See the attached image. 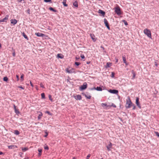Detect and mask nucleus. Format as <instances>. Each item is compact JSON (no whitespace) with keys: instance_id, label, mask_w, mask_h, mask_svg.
<instances>
[{"instance_id":"1","label":"nucleus","mask_w":159,"mask_h":159,"mask_svg":"<svg viewBox=\"0 0 159 159\" xmlns=\"http://www.w3.org/2000/svg\"><path fill=\"white\" fill-rule=\"evenodd\" d=\"M132 105L133 103H132L130 98L128 97L126 100V107L127 108H130L132 106Z\"/></svg>"},{"instance_id":"2","label":"nucleus","mask_w":159,"mask_h":159,"mask_svg":"<svg viewBox=\"0 0 159 159\" xmlns=\"http://www.w3.org/2000/svg\"><path fill=\"white\" fill-rule=\"evenodd\" d=\"M143 32L148 37L151 38V33L149 30L148 29H145L144 30Z\"/></svg>"},{"instance_id":"3","label":"nucleus","mask_w":159,"mask_h":159,"mask_svg":"<svg viewBox=\"0 0 159 159\" xmlns=\"http://www.w3.org/2000/svg\"><path fill=\"white\" fill-rule=\"evenodd\" d=\"M115 12L118 15L121 14L120 8L118 6L115 8Z\"/></svg>"},{"instance_id":"4","label":"nucleus","mask_w":159,"mask_h":159,"mask_svg":"<svg viewBox=\"0 0 159 159\" xmlns=\"http://www.w3.org/2000/svg\"><path fill=\"white\" fill-rule=\"evenodd\" d=\"M87 87V84L86 82H84V83L83 85H82L80 87V89L81 90H84L86 89Z\"/></svg>"},{"instance_id":"5","label":"nucleus","mask_w":159,"mask_h":159,"mask_svg":"<svg viewBox=\"0 0 159 159\" xmlns=\"http://www.w3.org/2000/svg\"><path fill=\"white\" fill-rule=\"evenodd\" d=\"M66 72L69 73H75V70L73 68H71L70 70L67 69L66 70Z\"/></svg>"},{"instance_id":"6","label":"nucleus","mask_w":159,"mask_h":159,"mask_svg":"<svg viewBox=\"0 0 159 159\" xmlns=\"http://www.w3.org/2000/svg\"><path fill=\"white\" fill-rule=\"evenodd\" d=\"M83 94L88 99H90L91 98V96L87 92L86 93H83Z\"/></svg>"},{"instance_id":"7","label":"nucleus","mask_w":159,"mask_h":159,"mask_svg":"<svg viewBox=\"0 0 159 159\" xmlns=\"http://www.w3.org/2000/svg\"><path fill=\"white\" fill-rule=\"evenodd\" d=\"M104 23L105 25L107 26V28L109 30H110V28L108 24L107 20L106 19H104Z\"/></svg>"},{"instance_id":"8","label":"nucleus","mask_w":159,"mask_h":159,"mask_svg":"<svg viewBox=\"0 0 159 159\" xmlns=\"http://www.w3.org/2000/svg\"><path fill=\"white\" fill-rule=\"evenodd\" d=\"M139 98L137 97L136 100V104L139 108H141V107L139 103Z\"/></svg>"},{"instance_id":"9","label":"nucleus","mask_w":159,"mask_h":159,"mask_svg":"<svg viewBox=\"0 0 159 159\" xmlns=\"http://www.w3.org/2000/svg\"><path fill=\"white\" fill-rule=\"evenodd\" d=\"M109 91L111 93L116 94L118 92V91L117 90L115 89H110Z\"/></svg>"},{"instance_id":"10","label":"nucleus","mask_w":159,"mask_h":159,"mask_svg":"<svg viewBox=\"0 0 159 159\" xmlns=\"http://www.w3.org/2000/svg\"><path fill=\"white\" fill-rule=\"evenodd\" d=\"M74 98L76 100H80L82 99V97L80 95H77L74 96Z\"/></svg>"},{"instance_id":"11","label":"nucleus","mask_w":159,"mask_h":159,"mask_svg":"<svg viewBox=\"0 0 159 159\" xmlns=\"http://www.w3.org/2000/svg\"><path fill=\"white\" fill-rule=\"evenodd\" d=\"M35 34H36L38 37H43L45 36V35L44 34L39 32L36 33H35Z\"/></svg>"},{"instance_id":"12","label":"nucleus","mask_w":159,"mask_h":159,"mask_svg":"<svg viewBox=\"0 0 159 159\" xmlns=\"http://www.w3.org/2000/svg\"><path fill=\"white\" fill-rule=\"evenodd\" d=\"M11 22L13 25H15L17 23V20L15 19H11Z\"/></svg>"},{"instance_id":"13","label":"nucleus","mask_w":159,"mask_h":159,"mask_svg":"<svg viewBox=\"0 0 159 159\" xmlns=\"http://www.w3.org/2000/svg\"><path fill=\"white\" fill-rule=\"evenodd\" d=\"M112 144L111 142L110 143L108 146H107V149L108 151H110V148H111L112 147Z\"/></svg>"},{"instance_id":"14","label":"nucleus","mask_w":159,"mask_h":159,"mask_svg":"<svg viewBox=\"0 0 159 159\" xmlns=\"http://www.w3.org/2000/svg\"><path fill=\"white\" fill-rule=\"evenodd\" d=\"M131 72H132V74L133 75V77L132 79L133 80L135 77V76H136L135 72L134 71V70H132L131 71Z\"/></svg>"},{"instance_id":"15","label":"nucleus","mask_w":159,"mask_h":159,"mask_svg":"<svg viewBox=\"0 0 159 159\" xmlns=\"http://www.w3.org/2000/svg\"><path fill=\"white\" fill-rule=\"evenodd\" d=\"M14 108L15 112L16 114L19 113V112L18 111V110L16 109V107L15 105H14Z\"/></svg>"},{"instance_id":"16","label":"nucleus","mask_w":159,"mask_h":159,"mask_svg":"<svg viewBox=\"0 0 159 159\" xmlns=\"http://www.w3.org/2000/svg\"><path fill=\"white\" fill-rule=\"evenodd\" d=\"M111 63L110 62H107L106 66V67L108 68L110 67V66H111Z\"/></svg>"},{"instance_id":"17","label":"nucleus","mask_w":159,"mask_h":159,"mask_svg":"<svg viewBox=\"0 0 159 159\" xmlns=\"http://www.w3.org/2000/svg\"><path fill=\"white\" fill-rule=\"evenodd\" d=\"M98 12L99 13L102 14V15L104 16L105 14V12L101 10H99L98 11Z\"/></svg>"},{"instance_id":"18","label":"nucleus","mask_w":159,"mask_h":159,"mask_svg":"<svg viewBox=\"0 0 159 159\" xmlns=\"http://www.w3.org/2000/svg\"><path fill=\"white\" fill-rule=\"evenodd\" d=\"M95 89H96L98 91H101L102 90V88L100 87H97L96 88H94Z\"/></svg>"},{"instance_id":"19","label":"nucleus","mask_w":159,"mask_h":159,"mask_svg":"<svg viewBox=\"0 0 159 159\" xmlns=\"http://www.w3.org/2000/svg\"><path fill=\"white\" fill-rule=\"evenodd\" d=\"M23 36L27 40L29 39L27 36L25 34L24 32H23L22 34Z\"/></svg>"},{"instance_id":"20","label":"nucleus","mask_w":159,"mask_h":159,"mask_svg":"<svg viewBox=\"0 0 159 159\" xmlns=\"http://www.w3.org/2000/svg\"><path fill=\"white\" fill-rule=\"evenodd\" d=\"M8 148L9 149H14L16 146L14 145H10L8 146Z\"/></svg>"},{"instance_id":"21","label":"nucleus","mask_w":159,"mask_h":159,"mask_svg":"<svg viewBox=\"0 0 159 159\" xmlns=\"http://www.w3.org/2000/svg\"><path fill=\"white\" fill-rule=\"evenodd\" d=\"M9 16L8 15H7L6 16V17L5 18H4V19H3V20L4 22H6L7 20L8 19Z\"/></svg>"},{"instance_id":"22","label":"nucleus","mask_w":159,"mask_h":159,"mask_svg":"<svg viewBox=\"0 0 159 159\" xmlns=\"http://www.w3.org/2000/svg\"><path fill=\"white\" fill-rule=\"evenodd\" d=\"M57 56L58 58H63V56L60 54H58L57 55Z\"/></svg>"},{"instance_id":"23","label":"nucleus","mask_w":159,"mask_h":159,"mask_svg":"<svg viewBox=\"0 0 159 159\" xmlns=\"http://www.w3.org/2000/svg\"><path fill=\"white\" fill-rule=\"evenodd\" d=\"M49 10L52 11L54 12H56L57 11L56 10L54 9L52 7H49Z\"/></svg>"},{"instance_id":"24","label":"nucleus","mask_w":159,"mask_h":159,"mask_svg":"<svg viewBox=\"0 0 159 159\" xmlns=\"http://www.w3.org/2000/svg\"><path fill=\"white\" fill-rule=\"evenodd\" d=\"M73 5L75 7H78V2H75L74 3H73Z\"/></svg>"},{"instance_id":"25","label":"nucleus","mask_w":159,"mask_h":159,"mask_svg":"<svg viewBox=\"0 0 159 159\" xmlns=\"http://www.w3.org/2000/svg\"><path fill=\"white\" fill-rule=\"evenodd\" d=\"M90 36H91V38H92V39L94 41H95L96 40H95V39L94 38V37H95V36H94V35L91 34H90Z\"/></svg>"},{"instance_id":"26","label":"nucleus","mask_w":159,"mask_h":159,"mask_svg":"<svg viewBox=\"0 0 159 159\" xmlns=\"http://www.w3.org/2000/svg\"><path fill=\"white\" fill-rule=\"evenodd\" d=\"M22 151L25 152L28 150V148H22Z\"/></svg>"},{"instance_id":"27","label":"nucleus","mask_w":159,"mask_h":159,"mask_svg":"<svg viewBox=\"0 0 159 159\" xmlns=\"http://www.w3.org/2000/svg\"><path fill=\"white\" fill-rule=\"evenodd\" d=\"M14 133L16 134L17 135L19 134L20 133L18 130H16L14 131Z\"/></svg>"},{"instance_id":"28","label":"nucleus","mask_w":159,"mask_h":159,"mask_svg":"<svg viewBox=\"0 0 159 159\" xmlns=\"http://www.w3.org/2000/svg\"><path fill=\"white\" fill-rule=\"evenodd\" d=\"M41 98L42 99H44L45 98V94L44 93H42L41 94Z\"/></svg>"},{"instance_id":"29","label":"nucleus","mask_w":159,"mask_h":159,"mask_svg":"<svg viewBox=\"0 0 159 159\" xmlns=\"http://www.w3.org/2000/svg\"><path fill=\"white\" fill-rule=\"evenodd\" d=\"M122 58H123V61L125 63H126V61L125 57L123 56Z\"/></svg>"},{"instance_id":"30","label":"nucleus","mask_w":159,"mask_h":159,"mask_svg":"<svg viewBox=\"0 0 159 159\" xmlns=\"http://www.w3.org/2000/svg\"><path fill=\"white\" fill-rule=\"evenodd\" d=\"M24 74H22L20 76V78H21V81H23L24 80Z\"/></svg>"},{"instance_id":"31","label":"nucleus","mask_w":159,"mask_h":159,"mask_svg":"<svg viewBox=\"0 0 159 159\" xmlns=\"http://www.w3.org/2000/svg\"><path fill=\"white\" fill-rule=\"evenodd\" d=\"M45 134L44 135V137H46L48 136V133L47 130H45Z\"/></svg>"},{"instance_id":"32","label":"nucleus","mask_w":159,"mask_h":159,"mask_svg":"<svg viewBox=\"0 0 159 159\" xmlns=\"http://www.w3.org/2000/svg\"><path fill=\"white\" fill-rule=\"evenodd\" d=\"M8 78L7 77H4L3 78V80L5 81H7L8 80Z\"/></svg>"},{"instance_id":"33","label":"nucleus","mask_w":159,"mask_h":159,"mask_svg":"<svg viewBox=\"0 0 159 159\" xmlns=\"http://www.w3.org/2000/svg\"><path fill=\"white\" fill-rule=\"evenodd\" d=\"M48 97H49V100H50L51 102H52L53 99L52 98L51 96V95H49Z\"/></svg>"},{"instance_id":"34","label":"nucleus","mask_w":159,"mask_h":159,"mask_svg":"<svg viewBox=\"0 0 159 159\" xmlns=\"http://www.w3.org/2000/svg\"><path fill=\"white\" fill-rule=\"evenodd\" d=\"M101 105L103 107H104L107 106V104L105 103H102Z\"/></svg>"},{"instance_id":"35","label":"nucleus","mask_w":159,"mask_h":159,"mask_svg":"<svg viewBox=\"0 0 159 159\" xmlns=\"http://www.w3.org/2000/svg\"><path fill=\"white\" fill-rule=\"evenodd\" d=\"M155 133L156 134L157 136L159 137V133L155 131Z\"/></svg>"},{"instance_id":"36","label":"nucleus","mask_w":159,"mask_h":159,"mask_svg":"<svg viewBox=\"0 0 159 159\" xmlns=\"http://www.w3.org/2000/svg\"><path fill=\"white\" fill-rule=\"evenodd\" d=\"M75 64L77 66L79 65L80 64V62H75Z\"/></svg>"},{"instance_id":"37","label":"nucleus","mask_w":159,"mask_h":159,"mask_svg":"<svg viewBox=\"0 0 159 159\" xmlns=\"http://www.w3.org/2000/svg\"><path fill=\"white\" fill-rule=\"evenodd\" d=\"M44 149L46 150H48L49 149L48 147V146H45L44 148Z\"/></svg>"},{"instance_id":"38","label":"nucleus","mask_w":159,"mask_h":159,"mask_svg":"<svg viewBox=\"0 0 159 159\" xmlns=\"http://www.w3.org/2000/svg\"><path fill=\"white\" fill-rule=\"evenodd\" d=\"M80 57L82 59L85 58V57L83 54H81Z\"/></svg>"},{"instance_id":"39","label":"nucleus","mask_w":159,"mask_h":159,"mask_svg":"<svg viewBox=\"0 0 159 159\" xmlns=\"http://www.w3.org/2000/svg\"><path fill=\"white\" fill-rule=\"evenodd\" d=\"M45 113H46L48 114L49 115H51V114L48 111H46L45 112Z\"/></svg>"},{"instance_id":"40","label":"nucleus","mask_w":159,"mask_h":159,"mask_svg":"<svg viewBox=\"0 0 159 159\" xmlns=\"http://www.w3.org/2000/svg\"><path fill=\"white\" fill-rule=\"evenodd\" d=\"M40 87L43 88H44V86L43 85V84H42V83H41L40 84Z\"/></svg>"},{"instance_id":"41","label":"nucleus","mask_w":159,"mask_h":159,"mask_svg":"<svg viewBox=\"0 0 159 159\" xmlns=\"http://www.w3.org/2000/svg\"><path fill=\"white\" fill-rule=\"evenodd\" d=\"M63 5L65 6H67V5L66 3V1H63Z\"/></svg>"},{"instance_id":"42","label":"nucleus","mask_w":159,"mask_h":159,"mask_svg":"<svg viewBox=\"0 0 159 159\" xmlns=\"http://www.w3.org/2000/svg\"><path fill=\"white\" fill-rule=\"evenodd\" d=\"M42 116V114L41 113H40V114H39V116L38 117V119H39L40 118H41V117Z\"/></svg>"},{"instance_id":"43","label":"nucleus","mask_w":159,"mask_h":159,"mask_svg":"<svg viewBox=\"0 0 159 159\" xmlns=\"http://www.w3.org/2000/svg\"><path fill=\"white\" fill-rule=\"evenodd\" d=\"M45 2H49L51 1V0H44Z\"/></svg>"},{"instance_id":"44","label":"nucleus","mask_w":159,"mask_h":159,"mask_svg":"<svg viewBox=\"0 0 159 159\" xmlns=\"http://www.w3.org/2000/svg\"><path fill=\"white\" fill-rule=\"evenodd\" d=\"M16 77L17 79V81H18L19 80V76L18 75H16Z\"/></svg>"},{"instance_id":"45","label":"nucleus","mask_w":159,"mask_h":159,"mask_svg":"<svg viewBox=\"0 0 159 159\" xmlns=\"http://www.w3.org/2000/svg\"><path fill=\"white\" fill-rule=\"evenodd\" d=\"M38 151L39 153H41L42 152V149H39Z\"/></svg>"},{"instance_id":"46","label":"nucleus","mask_w":159,"mask_h":159,"mask_svg":"<svg viewBox=\"0 0 159 159\" xmlns=\"http://www.w3.org/2000/svg\"><path fill=\"white\" fill-rule=\"evenodd\" d=\"M18 88H20V89H24V87H23L22 86H19L18 87Z\"/></svg>"},{"instance_id":"47","label":"nucleus","mask_w":159,"mask_h":159,"mask_svg":"<svg viewBox=\"0 0 159 159\" xmlns=\"http://www.w3.org/2000/svg\"><path fill=\"white\" fill-rule=\"evenodd\" d=\"M90 157V155L89 154L87 157V159H89V157Z\"/></svg>"},{"instance_id":"48","label":"nucleus","mask_w":159,"mask_h":159,"mask_svg":"<svg viewBox=\"0 0 159 159\" xmlns=\"http://www.w3.org/2000/svg\"><path fill=\"white\" fill-rule=\"evenodd\" d=\"M30 84L31 85V86L32 87H34V85H33V84L31 82V81H30Z\"/></svg>"},{"instance_id":"49","label":"nucleus","mask_w":159,"mask_h":159,"mask_svg":"<svg viewBox=\"0 0 159 159\" xmlns=\"http://www.w3.org/2000/svg\"><path fill=\"white\" fill-rule=\"evenodd\" d=\"M12 55H13V57H15V52L14 51L13 53H12Z\"/></svg>"},{"instance_id":"50","label":"nucleus","mask_w":159,"mask_h":159,"mask_svg":"<svg viewBox=\"0 0 159 159\" xmlns=\"http://www.w3.org/2000/svg\"><path fill=\"white\" fill-rule=\"evenodd\" d=\"M114 74L113 72H112V74H111V77H114Z\"/></svg>"},{"instance_id":"51","label":"nucleus","mask_w":159,"mask_h":159,"mask_svg":"<svg viewBox=\"0 0 159 159\" xmlns=\"http://www.w3.org/2000/svg\"><path fill=\"white\" fill-rule=\"evenodd\" d=\"M132 106L133 107V109H135V106H134V104H133V105H132Z\"/></svg>"},{"instance_id":"52","label":"nucleus","mask_w":159,"mask_h":159,"mask_svg":"<svg viewBox=\"0 0 159 159\" xmlns=\"http://www.w3.org/2000/svg\"><path fill=\"white\" fill-rule=\"evenodd\" d=\"M124 23V24L125 25H128V23L127 22V21H126V22H125Z\"/></svg>"},{"instance_id":"53","label":"nucleus","mask_w":159,"mask_h":159,"mask_svg":"<svg viewBox=\"0 0 159 159\" xmlns=\"http://www.w3.org/2000/svg\"><path fill=\"white\" fill-rule=\"evenodd\" d=\"M41 155V153H39L38 154V156H40Z\"/></svg>"},{"instance_id":"54","label":"nucleus","mask_w":159,"mask_h":159,"mask_svg":"<svg viewBox=\"0 0 159 159\" xmlns=\"http://www.w3.org/2000/svg\"><path fill=\"white\" fill-rule=\"evenodd\" d=\"M35 88H36V89L37 90H38V87L37 86H36Z\"/></svg>"},{"instance_id":"55","label":"nucleus","mask_w":159,"mask_h":159,"mask_svg":"<svg viewBox=\"0 0 159 159\" xmlns=\"http://www.w3.org/2000/svg\"><path fill=\"white\" fill-rule=\"evenodd\" d=\"M4 22V21L3 19L0 20V22Z\"/></svg>"},{"instance_id":"56","label":"nucleus","mask_w":159,"mask_h":159,"mask_svg":"<svg viewBox=\"0 0 159 159\" xmlns=\"http://www.w3.org/2000/svg\"><path fill=\"white\" fill-rule=\"evenodd\" d=\"M116 62H118V59L117 58H116Z\"/></svg>"},{"instance_id":"57","label":"nucleus","mask_w":159,"mask_h":159,"mask_svg":"<svg viewBox=\"0 0 159 159\" xmlns=\"http://www.w3.org/2000/svg\"><path fill=\"white\" fill-rule=\"evenodd\" d=\"M3 154V152H0V155H2Z\"/></svg>"},{"instance_id":"58","label":"nucleus","mask_w":159,"mask_h":159,"mask_svg":"<svg viewBox=\"0 0 159 159\" xmlns=\"http://www.w3.org/2000/svg\"><path fill=\"white\" fill-rule=\"evenodd\" d=\"M18 2H21L23 0H18Z\"/></svg>"},{"instance_id":"59","label":"nucleus","mask_w":159,"mask_h":159,"mask_svg":"<svg viewBox=\"0 0 159 159\" xmlns=\"http://www.w3.org/2000/svg\"><path fill=\"white\" fill-rule=\"evenodd\" d=\"M122 21L124 22V23H125V22L126 21H125V20H122Z\"/></svg>"},{"instance_id":"60","label":"nucleus","mask_w":159,"mask_h":159,"mask_svg":"<svg viewBox=\"0 0 159 159\" xmlns=\"http://www.w3.org/2000/svg\"><path fill=\"white\" fill-rule=\"evenodd\" d=\"M24 159H29V157H27L26 158H24Z\"/></svg>"},{"instance_id":"61","label":"nucleus","mask_w":159,"mask_h":159,"mask_svg":"<svg viewBox=\"0 0 159 159\" xmlns=\"http://www.w3.org/2000/svg\"><path fill=\"white\" fill-rule=\"evenodd\" d=\"M120 120V121L122 122H123V121L124 120Z\"/></svg>"},{"instance_id":"62","label":"nucleus","mask_w":159,"mask_h":159,"mask_svg":"<svg viewBox=\"0 0 159 159\" xmlns=\"http://www.w3.org/2000/svg\"><path fill=\"white\" fill-rule=\"evenodd\" d=\"M72 159H76V158L75 157H73Z\"/></svg>"},{"instance_id":"63","label":"nucleus","mask_w":159,"mask_h":159,"mask_svg":"<svg viewBox=\"0 0 159 159\" xmlns=\"http://www.w3.org/2000/svg\"><path fill=\"white\" fill-rule=\"evenodd\" d=\"M125 64H126V66H127V65H128V64H127V62H126V63H125Z\"/></svg>"},{"instance_id":"64","label":"nucleus","mask_w":159,"mask_h":159,"mask_svg":"<svg viewBox=\"0 0 159 159\" xmlns=\"http://www.w3.org/2000/svg\"><path fill=\"white\" fill-rule=\"evenodd\" d=\"M1 43H0V48H1Z\"/></svg>"}]
</instances>
